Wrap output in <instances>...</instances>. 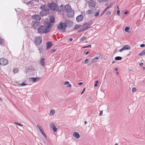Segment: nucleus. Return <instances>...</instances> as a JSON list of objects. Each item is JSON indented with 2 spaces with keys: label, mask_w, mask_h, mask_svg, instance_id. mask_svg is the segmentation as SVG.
Instances as JSON below:
<instances>
[{
  "label": "nucleus",
  "mask_w": 145,
  "mask_h": 145,
  "mask_svg": "<svg viewBox=\"0 0 145 145\" xmlns=\"http://www.w3.org/2000/svg\"><path fill=\"white\" fill-rule=\"evenodd\" d=\"M52 25L49 22L45 23L43 25L40 26L37 29L38 32L40 34H47L50 30V28Z\"/></svg>",
  "instance_id": "f257e3e1"
},
{
  "label": "nucleus",
  "mask_w": 145,
  "mask_h": 145,
  "mask_svg": "<svg viewBox=\"0 0 145 145\" xmlns=\"http://www.w3.org/2000/svg\"><path fill=\"white\" fill-rule=\"evenodd\" d=\"M47 6L50 9L52 10L56 11H59V8L57 5L54 2L50 3H48L47 4Z\"/></svg>",
  "instance_id": "f03ea898"
},
{
  "label": "nucleus",
  "mask_w": 145,
  "mask_h": 145,
  "mask_svg": "<svg viewBox=\"0 0 145 145\" xmlns=\"http://www.w3.org/2000/svg\"><path fill=\"white\" fill-rule=\"evenodd\" d=\"M66 28L65 24V22H60L57 26V29L61 30L62 32L65 31Z\"/></svg>",
  "instance_id": "7ed1b4c3"
},
{
  "label": "nucleus",
  "mask_w": 145,
  "mask_h": 145,
  "mask_svg": "<svg viewBox=\"0 0 145 145\" xmlns=\"http://www.w3.org/2000/svg\"><path fill=\"white\" fill-rule=\"evenodd\" d=\"M40 22L35 21H33L31 24V27L34 29H36L40 26Z\"/></svg>",
  "instance_id": "20e7f679"
},
{
  "label": "nucleus",
  "mask_w": 145,
  "mask_h": 145,
  "mask_svg": "<svg viewBox=\"0 0 145 145\" xmlns=\"http://www.w3.org/2000/svg\"><path fill=\"white\" fill-rule=\"evenodd\" d=\"M8 60L3 58L0 59V65L4 66L7 65L8 63Z\"/></svg>",
  "instance_id": "39448f33"
},
{
  "label": "nucleus",
  "mask_w": 145,
  "mask_h": 145,
  "mask_svg": "<svg viewBox=\"0 0 145 145\" xmlns=\"http://www.w3.org/2000/svg\"><path fill=\"white\" fill-rule=\"evenodd\" d=\"M42 39L40 36L37 37L35 38V43L36 45H40L42 42Z\"/></svg>",
  "instance_id": "423d86ee"
},
{
  "label": "nucleus",
  "mask_w": 145,
  "mask_h": 145,
  "mask_svg": "<svg viewBox=\"0 0 145 145\" xmlns=\"http://www.w3.org/2000/svg\"><path fill=\"white\" fill-rule=\"evenodd\" d=\"M40 9L44 11H47V12H48L49 9L47 8V5H42L40 7Z\"/></svg>",
  "instance_id": "0eeeda50"
},
{
  "label": "nucleus",
  "mask_w": 145,
  "mask_h": 145,
  "mask_svg": "<svg viewBox=\"0 0 145 145\" xmlns=\"http://www.w3.org/2000/svg\"><path fill=\"white\" fill-rule=\"evenodd\" d=\"M130 49V46L128 45H125L120 50L119 52H121L124 50H129Z\"/></svg>",
  "instance_id": "6e6552de"
},
{
  "label": "nucleus",
  "mask_w": 145,
  "mask_h": 145,
  "mask_svg": "<svg viewBox=\"0 0 145 145\" xmlns=\"http://www.w3.org/2000/svg\"><path fill=\"white\" fill-rule=\"evenodd\" d=\"M89 5L91 7H94L96 5V2L93 0H89L88 2Z\"/></svg>",
  "instance_id": "1a4fd4ad"
},
{
  "label": "nucleus",
  "mask_w": 145,
  "mask_h": 145,
  "mask_svg": "<svg viewBox=\"0 0 145 145\" xmlns=\"http://www.w3.org/2000/svg\"><path fill=\"white\" fill-rule=\"evenodd\" d=\"M65 24L66 27L68 28L71 27L73 24L72 22L71 21H67L65 22Z\"/></svg>",
  "instance_id": "9d476101"
},
{
  "label": "nucleus",
  "mask_w": 145,
  "mask_h": 145,
  "mask_svg": "<svg viewBox=\"0 0 145 145\" xmlns=\"http://www.w3.org/2000/svg\"><path fill=\"white\" fill-rule=\"evenodd\" d=\"M64 9L65 11L67 12L70 11L72 10L71 9V6L68 4L66 5L65 6Z\"/></svg>",
  "instance_id": "9b49d317"
},
{
  "label": "nucleus",
  "mask_w": 145,
  "mask_h": 145,
  "mask_svg": "<svg viewBox=\"0 0 145 145\" xmlns=\"http://www.w3.org/2000/svg\"><path fill=\"white\" fill-rule=\"evenodd\" d=\"M83 16L82 15H80L77 16L76 18V20L78 22H80L83 20Z\"/></svg>",
  "instance_id": "f8f14e48"
},
{
  "label": "nucleus",
  "mask_w": 145,
  "mask_h": 145,
  "mask_svg": "<svg viewBox=\"0 0 145 145\" xmlns=\"http://www.w3.org/2000/svg\"><path fill=\"white\" fill-rule=\"evenodd\" d=\"M39 79H40L39 78H29V80L30 82H37Z\"/></svg>",
  "instance_id": "ddd939ff"
},
{
  "label": "nucleus",
  "mask_w": 145,
  "mask_h": 145,
  "mask_svg": "<svg viewBox=\"0 0 145 145\" xmlns=\"http://www.w3.org/2000/svg\"><path fill=\"white\" fill-rule=\"evenodd\" d=\"M72 136L76 139H78L80 138V136L79 133L76 132H74L72 133Z\"/></svg>",
  "instance_id": "4468645a"
},
{
  "label": "nucleus",
  "mask_w": 145,
  "mask_h": 145,
  "mask_svg": "<svg viewBox=\"0 0 145 145\" xmlns=\"http://www.w3.org/2000/svg\"><path fill=\"white\" fill-rule=\"evenodd\" d=\"M27 69V71L28 72H33L35 71V68L33 66H29Z\"/></svg>",
  "instance_id": "2eb2a0df"
},
{
  "label": "nucleus",
  "mask_w": 145,
  "mask_h": 145,
  "mask_svg": "<svg viewBox=\"0 0 145 145\" xmlns=\"http://www.w3.org/2000/svg\"><path fill=\"white\" fill-rule=\"evenodd\" d=\"M67 15L68 17L71 18L73 16L74 14V11L71 10L70 11L67 12Z\"/></svg>",
  "instance_id": "dca6fc26"
},
{
  "label": "nucleus",
  "mask_w": 145,
  "mask_h": 145,
  "mask_svg": "<svg viewBox=\"0 0 145 145\" xmlns=\"http://www.w3.org/2000/svg\"><path fill=\"white\" fill-rule=\"evenodd\" d=\"M45 59L44 58H41L39 61V63L42 66H45Z\"/></svg>",
  "instance_id": "f3484780"
},
{
  "label": "nucleus",
  "mask_w": 145,
  "mask_h": 145,
  "mask_svg": "<svg viewBox=\"0 0 145 145\" xmlns=\"http://www.w3.org/2000/svg\"><path fill=\"white\" fill-rule=\"evenodd\" d=\"M32 18L33 19L37 20H40L41 17L39 15H35L32 16Z\"/></svg>",
  "instance_id": "a211bd4d"
},
{
  "label": "nucleus",
  "mask_w": 145,
  "mask_h": 145,
  "mask_svg": "<svg viewBox=\"0 0 145 145\" xmlns=\"http://www.w3.org/2000/svg\"><path fill=\"white\" fill-rule=\"evenodd\" d=\"M50 126L54 132H55L56 131L57 128L53 123H52L51 124Z\"/></svg>",
  "instance_id": "6ab92c4d"
},
{
  "label": "nucleus",
  "mask_w": 145,
  "mask_h": 145,
  "mask_svg": "<svg viewBox=\"0 0 145 145\" xmlns=\"http://www.w3.org/2000/svg\"><path fill=\"white\" fill-rule=\"evenodd\" d=\"M52 45V44L51 42H48L46 43V48L47 50L50 49Z\"/></svg>",
  "instance_id": "aec40b11"
},
{
  "label": "nucleus",
  "mask_w": 145,
  "mask_h": 145,
  "mask_svg": "<svg viewBox=\"0 0 145 145\" xmlns=\"http://www.w3.org/2000/svg\"><path fill=\"white\" fill-rule=\"evenodd\" d=\"M48 12H47V11H41L40 12V15L42 16L46 15L48 14Z\"/></svg>",
  "instance_id": "412c9836"
},
{
  "label": "nucleus",
  "mask_w": 145,
  "mask_h": 145,
  "mask_svg": "<svg viewBox=\"0 0 145 145\" xmlns=\"http://www.w3.org/2000/svg\"><path fill=\"white\" fill-rule=\"evenodd\" d=\"M113 3H110L108 7H107L104 10V11L103 12L101 13V15L102 16L103 14L110 7L113 5Z\"/></svg>",
  "instance_id": "4be33fe9"
},
{
  "label": "nucleus",
  "mask_w": 145,
  "mask_h": 145,
  "mask_svg": "<svg viewBox=\"0 0 145 145\" xmlns=\"http://www.w3.org/2000/svg\"><path fill=\"white\" fill-rule=\"evenodd\" d=\"M55 22V18L54 16H50V23H53Z\"/></svg>",
  "instance_id": "5701e85b"
},
{
  "label": "nucleus",
  "mask_w": 145,
  "mask_h": 145,
  "mask_svg": "<svg viewBox=\"0 0 145 145\" xmlns=\"http://www.w3.org/2000/svg\"><path fill=\"white\" fill-rule=\"evenodd\" d=\"M91 25V24H87L86 25V27H83L84 29V30H86L88 29H89L90 28Z\"/></svg>",
  "instance_id": "b1692460"
},
{
  "label": "nucleus",
  "mask_w": 145,
  "mask_h": 145,
  "mask_svg": "<svg viewBox=\"0 0 145 145\" xmlns=\"http://www.w3.org/2000/svg\"><path fill=\"white\" fill-rule=\"evenodd\" d=\"M64 84L67 85V86L68 87H71V85L70 84L69 82L68 81H66L64 82Z\"/></svg>",
  "instance_id": "393cba45"
},
{
  "label": "nucleus",
  "mask_w": 145,
  "mask_h": 145,
  "mask_svg": "<svg viewBox=\"0 0 145 145\" xmlns=\"http://www.w3.org/2000/svg\"><path fill=\"white\" fill-rule=\"evenodd\" d=\"M138 55L140 56L145 55V50L141 51L139 54Z\"/></svg>",
  "instance_id": "a878e982"
},
{
  "label": "nucleus",
  "mask_w": 145,
  "mask_h": 145,
  "mask_svg": "<svg viewBox=\"0 0 145 145\" xmlns=\"http://www.w3.org/2000/svg\"><path fill=\"white\" fill-rule=\"evenodd\" d=\"M55 113V111L53 110H51L50 112L49 115L52 116Z\"/></svg>",
  "instance_id": "bb28decb"
},
{
  "label": "nucleus",
  "mask_w": 145,
  "mask_h": 145,
  "mask_svg": "<svg viewBox=\"0 0 145 145\" xmlns=\"http://www.w3.org/2000/svg\"><path fill=\"white\" fill-rule=\"evenodd\" d=\"M18 68H15L13 69V72L14 74L18 72Z\"/></svg>",
  "instance_id": "cd10ccee"
},
{
  "label": "nucleus",
  "mask_w": 145,
  "mask_h": 145,
  "mask_svg": "<svg viewBox=\"0 0 145 145\" xmlns=\"http://www.w3.org/2000/svg\"><path fill=\"white\" fill-rule=\"evenodd\" d=\"M115 59L116 60H120L122 59V57L120 56H117L115 57Z\"/></svg>",
  "instance_id": "c85d7f7f"
},
{
  "label": "nucleus",
  "mask_w": 145,
  "mask_h": 145,
  "mask_svg": "<svg viewBox=\"0 0 145 145\" xmlns=\"http://www.w3.org/2000/svg\"><path fill=\"white\" fill-rule=\"evenodd\" d=\"M93 61H92V60L91 59H90L89 60V61L87 63V65H89L93 63Z\"/></svg>",
  "instance_id": "c756f323"
},
{
  "label": "nucleus",
  "mask_w": 145,
  "mask_h": 145,
  "mask_svg": "<svg viewBox=\"0 0 145 145\" xmlns=\"http://www.w3.org/2000/svg\"><path fill=\"white\" fill-rule=\"evenodd\" d=\"M4 44V42L3 39L0 38V44L3 45Z\"/></svg>",
  "instance_id": "7c9ffc66"
},
{
  "label": "nucleus",
  "mask_w": 145,
  "mask_h": 145,
  "mask_svg": "<svg viewBox=\"0 0 145 145\" xmlns=\"http://www.w3.org/2000/svg\"><path fill=\"white\" fill-rule=\"evenodd\" d=\"M92 11L91 10H89L87 11L86 12V13L88 14H89L92 13Z\"/></svg>",
  "instance_id": "2f4dec72"
},
{
  "label": "nucleus",
  "mask_w": 145,
  "mask_h": 145,
  "mask_svg": "<svg viewBox=\"0 0 145 145\" xmlns=\"http://www.w3.org/2000/svg\"><path fill=\"white\" fill-rule=\"evenodd\" d=\"M42 134L43 135V136L45 137L46 138L47 137V136L46 134V133H45V132H44L43 130H42L41 131Z\"/></svg>",
  "instance_id": "473e14b6"
},
{
  "label": "nucleus",
  "mask_w": 145,
  "mask_h": 145,
  "mask_svg": "<svg viewBox=\"0 0 145 145\" xmlns=\"http://www.w3.org/2000/svg\"><path fill=\"white\" fill-rule=\"evenodd\" d=\"M37 127L40 130V131H42L43 130L42 129V127L40 126L39 125L37 124Z\"/></svg>",
  "instance_id": "72a5a7b5"
},
{
  "label": "nucleus",
  "mask_w": 145,
  "mask_h": 145,
  "mask_svg": "<svg viewBox=\"0 0 145 145\" xmlns=\"http://www.w3.org/2000/svg\"><path fill=\"white\" fill-rule=\"evenodd\" d=\"M130 29V28L129 27H126L125 29H124V30H125V31L126 32H129V31H128V30H129V29Z\"/></svg>",
  "instance_id": "f704fd0d"
},
{
  "label": "nucleus",
  "mask_w": 145,
  "mask_h": 145,
  "mask_svg": "<svg viewBox=\"0 0 145 145\" xmlns=\"http://www.w3.org/2000/svg\"><path fill=\"white\" fill-rule=\"evenodd\" d=\"M86 37H84L81 38L80 39V41H82L86 40Z\"/></svg>",
  "instance_id": "c9c22d12"
},
{
  "label": "nucleus",
  "mask_w": 145,
  "mask_h": 145,
  "mask_svg": "<svg viewBox=\"0 0 145 145\" xmlns=\"http://www.w3.org/2000/svg\"><path fill=\"white\" fill-rule=\"evenodd\" d=\"M108 0H97V1L98 2H99L100 3H101L102 2H106L108 1Z\"/></svg>",
  "instance_id": "e433bc0d"
},
{
  "label": "nucleus",
  "mask_w": 145,
  "mask_h": 145,
  "mask_svg": "<svg viewBox=\"0 0 145 145\" xmlns=\"http://www.w3.org/2000/svg\"><path fill=\"white\" fill-rule=\"evenodd\" d=\"M85 31L84 30V27H83L82 28V29H79V30H78V31H77V32L78 33H79V32H80L82 31Z\"/></svg>",
  "instance_id": "4c0bfd02"
},
{
  "label": "nucleus",
  "mask_w": 145,
  "mask_h": 145,
  "mask_svg": "<svg viewBox=\"0 0 145 145\" xmlns=\"http://www.w3.org/2000/svg\"><path fill=\"white\" fill-rule=\"evenodd\" d=\"M111 13V12L110 11H109L106 13V15L107 16H108L110 15V14Z\"/></svg>",
  "instance_id": "58836bf2"
},
{
  "label": "nucleus",
  "mask_w": 145,
  "mask_h": 145,
  "mask_svg": "<svg viewBox=\"0 0 145 145\" xmlns=\"http://www.w3.org/2000/svg\"><path fill=\"white\" fill-rule=\"evenodd\" d=\"M33 4V2L31 1H29V2H26V4L27 5H28L29 4H30L31 5H32Z\"/></svg>",
  "instance_id": "ea45409f"
},
{
  "label": "nucleus",
  "mask_w": 145,
  "mask_h": 145,
  "mask_svg": "<svg viewBox=\"0 0 145 145\" xmlns=\"http://www.w3.org/2000/svg\"><path fill=\"white\" fill-rule=\"evenodd\" d=\"M80 27V25H76L75 26V27H74V29H77V28H78Z\"/></svg>",
  "instance_id": "a19ab883"
},
{
  "label": "nucleus",
  "mask_w": 145,
  "mask_h": 145,
  "mask_svg": "<svg viewBox=\"0 0 145 145\" xmlns=\"http://www.w3.org/2000/svg\"><path fill=\"white\" fill-rule=\"evenodd\" d=\"M91 59L92 60V61H93V63L97 61V60L95 59V58H93V59Z\"/></svg>",
  "instance_id": "79ce46f5"
},
{
  "label": "nucleus",
  "mask_w": 145,
  "mask_h": 145,
  "mask_svg": "<svg viewBox=\"0 0 145 145\" xmlns=\"http://www.w3.org/2000/svg\"><path fill=\"white\" fill-rule=\"evenodd\" d=\"M136 90V89L135 87L133 88L132 89V92H134Z\"/></svg>",
  "instance_id": "37998d69"
},
{
  "label": "nucleus",
  "mask_w": 145,
  "mask_h": 145,
  "mask_svg": "<svg viewBox=\"0 0 145 145\" xmlns=\"http://www.w3.org/2000/svg\"><path fill=\"white\" fill-rule=\"evenodd\" d=\"M102 56H103V54L101 53H99V56H98L100 58H102Z\"/></svg>",
  "instance_id": "c03bdc74"
},
{
  "label": "nucleus",
  "mask_w": 145,
  "mask_h": 145,
  "mask_svg": "<svg viewBox=\"0 0 145 145\" xmlns=\"http://www.w3.org/2000/svg\"><path fill=\"white\" fill-rule=\"evenodd\" d=\"M15 123L17 124V125H19V126H23V125L19 123H17V122H15Z\"/></svg>",
  "instance_id": "a18cd8bd"
},
{
  "label": "nucleus",
  "mask_w": 145,
  "mask_h": 145,
  "mask_svg": "<svg viewBox=\"0 0 145 145\" xmlns=\"http://www.w3.org/2000/svg\"><path fill=\"white\" fill-rule=\"evenodd\" d=\"M56 51V50L55 49H52L51 50V52L53 53Z\"/></svg>",
  "instance_id": "49530a36"
},
{
  "label": "nucleus",
  "mask_w": 145,
  "mask_h": 145,
  "mask_svg": "<svg viewBox=\"0 0 145 145\" xmlns=\"http://www.w3.org/2000/svg\"><path fill=\"white\" fill-rule=\"evenodd\" d=\"M120 10H117V15H118V16H119L120 15Z\"/></svg>",
  "instance_id": "de8ad7c7"
},
{
  "label": "nucleus",
  "mask_w": 145,
  "mask_h": 145,
  "mask_svg": "<svg viewBox=\"0 0 145 145\" xmlns=\"http://www.w3.org/2000/svg\"><path fill=\"white\" fill-rule=\"evenodd\" d=\"M99 14V12H97L95 14V17H97V16Z\"/></svg>",
  "instance_id": "09e8293b"
},
{
  "label": "nucleus",
  "mask_w": 145,
  "mask_h": 145,
  "mask_svg": "<svg viewBox=\"0 0 145 145\" xmlns=\"http://www.w3.org/2000/svg\"><path fill=\"white\" fill-rule=\"evenodd\" d=\"M21 85L22 86H24L26 85L27 84L25 83L24 82H23L21 84Z\"/></svg>",
  "instance_id": "8fccbe9b"
},
{
  "label": "nucleus",
  "mask_w": 145,
  "mask_h": 145,
  "mask_svg": "<svg viewBox=\"0 0 145 145\" xmlns=\"http://www.w3.org/2000/svg\"><path fill=\"white\" fill-rule=\"evenodd\" d=\"M88 61V59H86L84 61V63H85V64Z\"/></svg>",
  "instance_id": "3c124183"
},
{
  "label": "nucleus",
  "mask_w": 145,
  "mask_h": 145,
  "mask_svg": "<svg viewBox=\"0 0 145 145\" xmlns=\"http://www.w3.org/2000/svg\"><path fill=\"white\" fill-rule=\"evenodd\" d=\"M145 46V44H141L140 45V47H144V46Z\"/></svg>",
  "instance_id": "603ef678"
},
{
  "label": "nucleus",
  "mask_w": 145,
  "mask_h": 145,
  "mask_svg": "<svg viewBox=\"0 0 145 145\" xmlns=\"http://www.w3.org/2000/svg\"><path fill=\"white\" fill-rule=\"evenodd\" d=\"M39 50L40 51V52L42 53L43 52V51L42 50V48L39 49Z\"/></svg>",
  "instance_id": "864d4df0"
},
{
  "label": "nucleus",
  "mask_w": 145,
  "mask_h": 145,
  "mask_svg": "<svg viewBox=\"0 0 145 145\" xmlns=\"http://www.w3.org/2000/svg\"><path fill=\"white\" fill-rule=\"evenodd\" d=\"M102 114H103V111H101L100 112V113H99V115L100 116H101Z\"/></svg>",
  "instance_id": "5fc2aeb1"
},
{
  "label": "nucleus",
  "mask_w": 145,
  "mask_h": 145,
  "mask_svg": "<svg viewBox=\"0 0 145 145\" xmlns=\"http://www.w3.org/2000/svg\"><path fill=\"white\" fill-rule=\"evenodd\" d=\"M85 88H84L83 90L82 91V92L81 93V94H83V93L84 92V91H85Z\"/></svg>",
  "instance_id": "6e6d98bb"
},
{
  "label": "nucleus",
  "mask_w": 145,
  "mask_h": 145,
  "mask_svg": "<svg viewBox=\"0 0 145 145\" xmlns=\"http://www.w3.org/2000/svg\"><path fill=\"white\" fill-rule=\"evenodd\" d=\"M143 63H140L139 64V65L140 66H142L143 65Z\"/></svg>",
  "instance_id": "4d7b16f0"
},
{
  "label": "nucleus",
  "mask_w": 145,
  "mask_h": 145,
  "mask_svg": "<svg viewBox=\"0 0 145 145\" xmlns=\"http://www.w3.org/2000/svg\"><path fill=\"white\" fill-rule=\"evenodd\" d=\"M83 84V82H80L78 83V84L80 85H82Z\"/></svg>",
  "instance_id": "13d9d810"
},
{
  "label": "nucleus",
  "mask_w": 145,
  "mask_h": 145,
  "mask_svg": "<svg viewBox=\"0 0 145 145\" xmlns=\"http://www.w3.org/2000/svg\"><path fill=\"white\" fill-rule=\"evenodd\" d=\"M72 38H71L69 39V41L70 42H71L72 40Z\"/></svg>",
  "instance_id": "bf43d9fd"
},
{
  "label": "nucleus",
  "mask_w": 145,
  "mask_h": 145,
  "mask_svg": "<svg viewBox=\"0 0 145 145\" xmlns=\"http://www.w3.org/2000/svg\"><path fill=\"white\" fill-rule=\"evenodd\" d=\"M128 13V11H125L124 12V14H126Z\"/></svg>",
  "instance_id": "052dcab7"
},
{
  "label": "nucleus",
  "mask_w": 145,
  "mask_h": 145,
  "mask_svg": "<svg viewBox=\"0 0 145 145\" xmlns=\"http://www.w3.org/2000/svg\"><path fill=\"white\" fill-rule=\"evenodd\" d=\"M87 48H90L91 47V45H89L88 46H87Z\"/></svg>",
  "instance_id": "680f3d73"
},
{
  "label": "nucleus",
  "mask_w": 145,
  "mask_h": 145,
  "mask_svg": "<svg viewBox=\"0 0 145 145\" xmlns=\"http://www.w3.org/2000/svg\"><path fill=\"white\" fill-rule=\"evenodd\" d=\"M95 59H97H97H100L99 57H95Z\"/></svg>",
  "instance_id": "e2e57ef3"
},
{
  "label": "nucleus",
  "mask_w": 145,
  "mask_h": 145,
  "mask_svg": "<svg viewBox=\"0 0 145 145\" xmlns=\"http://www.w3.org/2000/svg\"><path fill=\"white\" fill-rule=\"evenodd\" d=\"M98 82H99L97 80L95 81V84H98Z\"/></svg>",
  "instance_id": "0e129e2a"
},
{
  "label": "nucleus",
  "mask_w": 145,
  "mask_h": 145,
  "mask_svg": "<svg viewBox=\"0 0 145 145\" xmlns=\"http://www.w3.org/2000/svg\"><path fill=\"white\" fill-rule=\"evenodd\" d=\"M97 84H95L94 85V87H97Z\"/></svg>",
  "instance_id": "69168bd1"
},
{
  "label": "nucleus",
  "mask_w": 145,
  "mask_h": 145,
  "mask_svg": "<svg viewBox=\"0 0 145 145\" xmlns=\"http://www.w3.org/2000/svg\"><path fill=\"white\" fill-rule=\"evenodd\" d=\"M89 51H87L85 53V54H88V53H89Z\"/></svg>",
  "instance_id": "338daca9"
},
{
  "label": "nucleus",
  "mask_w": 145,
  "mask_h": 145,
  "mask_svg": "<svg viewBox=\"0 0 145 145\" xmlns=\"http://www.w3.org/2000/svg\"><path fill=\"white\" fill-rule=\"evenodd\" d=\"M117 8L118 9V10H119L120 9H119V7H118V6H117Z\"/></svg>",
  "instance_id": "774afa93"
}]
</instances>
